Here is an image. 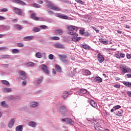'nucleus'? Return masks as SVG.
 Wrapping results in <instances>:
<instances>
[{
  "label": "nucleus",
  "mask_w": 131,
  "mask_h": 131,
  "mask_svg": "<svg viewBox=\"0 0 131 131\" xmlns=\"http://www.w3.org/2000/svg\"><path fill=\"white\" fill-rule=\"evenodd\" d=\"M33 39H34V36H27L24 38L25 41H30V40H33Z\"/></svg>",
  "instance_id": "13"
},
{
  "label": "nucleus",
  "mask_w": 131,
  "mask_h": 131,
  "mask_svg": "<svg viewBox=\"0 0 131 131\" xmlns=\"http://www.w3.org/2000/svg\"><path fill=\"white\" fill-rule=\"evenodd\" d=\"M41 70L46 74H50V71L49 68L46 64H43L41 65Z\"/></svg>",
  "instance_id": "4"
},
{
  "label": "nucleus",
  "mask_w": 131,
  "mask_h": 131,
  "mask_svg": "<svg viewBox=\"0 0 131 131\" xmlns=\"http://www.w3.org/2000/svg\"><path fill=\"white\" fill-rule=\"evenodd\" d=\"M1 82L3 84H5V85H10V82L6 80H2Z\"/></svg>",
  "instance_id": "36"
},
{
  "label": "nucleus",
  "mask_w": 131,
  "mask_h": 131,
  "mask_svg": "<svg viewBox=\"0 0 131 131\" xmlns=\"http://www.w3.org/2000/svg\"><path fill=\"white\" fill-rule=\"evenodd\" d=\"M2 91L4 93H11L12 90L11 88H5L2 89Z\"/></svg>",
  "instance_id": "24"
},
{
  "label": "nucleus",
  "mask_w": 131,
  "mask_h": 131,
  "mask_svg": "<svg viewBox=\"0 0 131 131\" xmlns=\"http://www.w3.org/2000/svg\"><path fill=\"white\" fill-rule=\"evenodd\" d=\"M12 2L18 5H20L21 6H26V3L20 0H12Z\"/></svg>",
  "instance_id": "9"
},
{
  "label": "nucleus",
  "mask_w": 131,
  "mask_h": 131,
  "mask_svg": "<svg viewBox=\"0 0 131 131\" xmlns=\"http://www.w3.org/2000/svg\"><path fill=\"white\" fill-rule=\"evenodd\" d=\"M83 35L84 36H90L91 35V34L90 33H89V32L86 31V32H84Z\"/></svg>",
  "instance_id": "45"
},
{
  "label": "nucleus",
  "mask_w": 131,
  "mask_h": 131,
  "mask_svg": "<svg viewBox=\"0 0 131 131\" xmlns=\"http://www.w3.org/2000/svg\"><path fill=\"white\" fill-rule=\"evenodd\" d=\"M17 46L20 48H23V47H24V44L22 43L21 42H19L17 43Z\"/></svg>",
  "instance_id": "51"
},
{
  "label": "nucleus",
  "mask_w": 131,
  "mask_h": 131,
  "mask_svg": "<svg viewBox=\"0 0 131 131\" xmlns=\"http://www.w3.org/2000/svg\"><path fill=\"white\" fill-rule=\"evenodd\" d=\"M114 88H116L117 89H119L120 88V85L118 84H115L114 85Z\"/></svg>",
  "instance_id": "56"
},
{
  "label": "nucleus",
  "mask_w": 131,
  "mask_h": 131,
  "mask_svg": "<svg viewBox=\"0 0 131 131\" xmlns=\"http://www.w3.org/2000/svg\"><path fill=\"white\" fill-rule=\"evenodd\" d=\"M61 122L62 123L66 122V119H62Z\"/></svg>",
  "instance_id": "64"
},
{
  "label": "nucleus",
  "mask_w": 131,
  "mask_h": 131,
  "mask_svg": "<svg viewBox=\"0 0 131 131\" xmlns=\"http://www.w3.org/2000/svg\"><path fill=\"white\" fill-rule=\"evenodd\" d=\"M27 67H33L34 66V63L32 62H29L25 64Z\"/></svg>",
  "instance_id": "29"
},
{
  "label": "nucleus",
  "mask_w": 131,
  "mask_h": 131,
  "mask_svg": "<svg viewBox=\"0 0 131 131\" xmlns=\"http://www.w3.org/2000/svg\"><path fill=\"white\" fill-rule=\"evenodd\" d=\"M18 53H20L19 49H15L12 50V54H18Z\"/></svg>",
  "instance_id": "38"
},
{
  "label": "nucleus",
  "mask_w": 131,
  "mask_h": 131,
  "mask_svg": "<svg viewBox=\"0 0 131 131\" xmlns=\"http://www.w3.org/2000/svg\"><path fill=\"white\" fill-rule=\"evenodd\" d=\"M127 94L128 95V96H129V97H131V92H127Z\"/></svg>",
  "instance_id": "62"
},
{
  "label": "nucleus",
  "mask_w": 131,
  "mask_h": 131,
  "mask_svg": "<svg viewBox=\"0 0 131 131\" xmlns=\"http://www.w3.org/2000/svg\"><path fill=\"white\" fill-rule=\"evenodd\" d=\"M45 3L47 4L46 5V7H48V8H49V9H51V10H53V11H56V12H59V11H61L60 8H59V7L57 6H55L53 3L48 0L45 1Z\"/></svg>",
  "instance_id": "2"
},
{
  "label": "nucleus",
  "mask_w": 131,
  "mask_h": 131,
  "mask_svg": "<svg viewBox=\"0 0 131 131\" xmlns=\"http://www.w3.org/2000/svg\"><path fill=\"white\" fill-rule=\"evenodd\" d=\"M54 47L56 49H64L65 48V46L60 43H56L54 44Z\"/></svg>",
  "instance_id": "15"
},
{
  "label": "nucleus",
  "mask_w": 131,
  "mask_h": 131,
  "mask_svg": "<svg viewBox=\"0 0 131 131\" xmlns=\"http://www.w3.org/2000/svg\"><path fill=\"white\" fill-rule=\"evenodd\" d=\"M51 40H59L60 37L59 36H52L50 37Z\"/></svg>",
  "instance_id": "35"
},
{
  "label": "nucleus",
  "mask_w": 131,
  "mask_h": 131,
  "mask_svg": "<svg viewBox=\"0 0 131 131\" xmlns=\"http://www.w3.org/2000/svg\"><path fill=\"white\" fill-rule=\"evenodd\" d=\"M66 94H67V98L68 97V96H69V95H71L72 94V93L71 92H66Z\"/></svg>",
  "instance_id": "60"
},
{
  "label": "nucleus",
  "mask_w": 131,
  "mask_h": 131,
  "mask_svg": "<svg viewBox=\"0 0 131 131\" xmlns=\"http://www.w3.org/2000/svg\"><path fill=\"white\" fill-rule=\"evenodd\" d=\"M93 29H94V30L96 31V32H97V33H99V30H98V29H97V28L95 27H92Z\"/></svg>",
  "instance_id": "53"
},
{
  "label": "nucleus",
  "mask_w": 131,
  "mask_h": 131,
  "mask_svg": "<svg viewBox=\"0 0 131 131\" xmlns=\"http://www.w3.org/2000/svg\"><path fill=\"white\" fill-rule=\"evenodd\" d=\"M54 16H55V17H58V18H60V19H64V20H66V15L64 14H61V13H54Z\"/></svg>",
  "instance_id": "11"
},
{
  "label": "nucleus",
  "mask_w": 131,
  "mask_h": 131,
  "mask_svg": "<svg viewBox=\"0 0 131 131\" xmlns=\"http://www.w3.org/2000/svg\"><path fill=\"white\" fill-rule=\"evenodd\" d=\"M40 27L42 28V29H49V27L46 25L40 26Z\"/></svg>",
  "instance_id": "48"
},
{
  "label": "nucleus",
  "mask_w": 131,
  "mask_h": 131,
  "mask_svg": "<svg viewBox=\"0 0 131 131\" xmlns=\"http://www.w3.org/2000/svg\"><path fill=\"white\" fill-rule=\"evenodd\" d=\"M122 110H120L118 113L116 114L117 116H122Z\"/></svg>",
  "instance_id": "41"
},
{
  "label": "nucleus",
  "mask_w": 131,
  "mask_h": 131,
  "mask_svg": "<svg viewBox=\"0 0 131 131\" xmlns=\"http://www.w3.org/2000/svg\"><path fill=\"white\" fill-rule=\"evenodd\" d=\"M75 2H76L77 3H78L79 4H81V5H84V2H83L81 0H75Z\"/></svg>",
  "instance_id": "47"
},
{
  "label": "nucleus",
  "mask_w": 131,
  "mask_h": 131,
  "mask_svg": "<svg viewBox=\"0 0 131 131\" xmlns=\"http://www.w3.org/2000/svg\"><path fill=\"white\" fill-rule=\"evenodd\" d=\"M42 77H40V78H37L36 83L37 85H39L41 82H42Z\"/></svg>",
  "instance_id": "23"
},
{
  "label": "nucleus",
  "mask_w": 131,
  "mask_h": 131,
  "mask_svg": "<svg viewBox=\"0 0 131 131\" xmlns=\"http://www.w3.org/2000/svg\"><path fill=\"white\" fill-rule=\"evenodd\" d=\"M55 69L57 72H61V67L58 64L55 65Z\"/></svg>",
  "instance_id": "34"
},
{
  "label": "nucleus",
  "mask_w": 131,
  "mask_h": 131,
  "mask_svg": "<svg viewBox=\"0 0 131 131\" xmlns=\"http://www.w3.org/2000/svg\"><path fill=\"white\" fill-rule=\"evenodd\" d=\"M8 9L7 8H3V9H0V13H5L6 12H8Z\"/></svg>",
  "instance_id": "42"
},
{
  "label": "nucleus",
  "mask_w": 131,
  "mask_h": 131,
  "mask_svg": "<svg viewBox=\"0 0 131 131\" xmlns=\"http://www.w3.org/2000/svg\"><path fill=\"white\" fill-rule=\"evenodd\" d=\"M1 59H4V58H10V55H2L1 56Z\"/></svg>",
  "instance_id": "46"
},
{
  "label": "nucleus",
  "mask_w": 131,
  "mask_h": 131,
  "mask_svg": "<svg viewBox=\"0 0 131 131\" xmlns=\"http://www.w3.org/2000/svg\"><path fill=\"white\" fill-rule=\"evenodd\" d=\"M81 47L83 49H85L86 50H91L92 49L91 47L87 44H82Z\"/></svg>",
  "instance_id": "26"
},
{
  "label": "nucleus",
  "mask_w": 131,
  "mask_h": 131,
  "mask_svg": "<svg viewBox=\"0 0 131 131\" xmlns=\"http://www.w3.org/2000/svg\"><path fill=\"white\" fill-rule=\"evenodd\" d=\"M122 72L121 74L123 75L125 74V73H128V72H131V69L125 66H122L121 68Z\"/></svg>",
  "instance_id": "3"
},
{
  "label": "nucleus",
  "mask_w": 131,
  "mask_h": 131,
  "mask_svg": "<svg viewBox=\"0 0 131 131\" xmlns=\"http://www.w3.org/2000/svg\"><path fill=\"white\" fill-rule=\"evenodd\" d=\"M19 78L20 79H22V80L26 79V74L25 73V72L23 71H20L19 72Z\"/></svg>",
  "instance_id": "8"
},
{
  "label": "nucleus",
  "mask_w": 131,
  "mask_h": 131,
  "mask_svg": "<svg viewBox=\"0 0 131 131\" xmlns=\"http://www.w3.org/2000/svg\"><path fill=\"white\" fill-rule=\"evenodd\" d=\"M28 125L30 127L34 128V127H36V122L34 121H30L28 122Z\"/></svg>",
  "instance_id": "14"
},
{
  "label": "nucleus",
  "mask_w": 131,
  "mask_h": 131,
  "mask_svg": "<svg viewBox=\"0 0 131 131\" xmlns=\"http://www.w3.org/2000/svg\"><path fill=\"white\" fill-rule=\"evenodd\" d=\"M58 57H59L60 60L61 61V62H63V63H65V62H66V55L59 54Z\"/></svg>",
  "instance_id": "12"
},
{
  "label": "nucleus",
  "mask_w": 131,
  "mask_h": 131,
  "mask_svg": "<svg viewBox=\"0 0 131 131\" xmlns=\"http://www.w3.org/2000/svg\"><path fill=\"white\" fill-rule=\"evenodd\" d=\"M33 31L34 32H38L40 31V29L37 27H34Z\"/></svg>",
  "instance_id": "39"
},
{
  "label": "nucleus",
  "mask_w": 131,
  "mask_h": 131,
  "mask_svg": "<svg viewBox=\"0 0 131 131\" xmlns=\"http://www.w3.org/2000/svg\"><path fill=\"white\" fill-rule=\"evenodd\" d=\"M14 123H15V119H11L8 124V127H10V128H12V127L14 126Z\"/></svg>",
  "instance_id": "19"
},
{
  "label": "nucleus",
  "mask_w": 131,
  "mask_h": 131,
  "mask_svg": "<svg viewBox=\"0 0 131 131\" xmlns=\"http://www.w3.org/2000/svg\"><path fill=\"white\" fill-rule=\"evenodd\" d=\"M97 57L98 58V61L99 63H103L104 62V57L102 56L100 53L98 54Z\"/></svg>",
  "instance_id": "17"
},
{
  "label": "nucleus",
  "mask_w": 131,
  "mask_h": 131,
  "mask_svg": "<svg viewBox=\"0 0 131 131\" xmlns=\"http://www.w3.org/2000/svg\"><path fill=\"white\" fill-rule=\"evenodd\" d=\"M116 57L118 58V59H120V53H118V54H116Z\"/></svg>",
  "instance_id": "57"
},
{
  "label": "nucleus",
  "mask_w": 131,
  "mask_h": 131,
  "mask_svg": "<svg viewBox=\"0 0 131 131\" xmlns=\"http://www.w3.org/2000/svg\"><path fill=\"white\" fill-rule=\"evenodd\" d=\"M125 77L127 78H130V77H131V74L125 75Z\"/></svg>",
  "instance_id": "55"
},
{
  "label": "nucleus",
  "mask_w": 131,
  "mask_h": 131,
  "mask_svg": "<svg viewBox=\"0 0 131 131\" xmlns=\"http://www.w3.org/2000/svg\"><path fill=\"white\" fill-rule=\"evenodd\" d=\"M120 108H121V106L119 105L114 106V109H115V110H117V109H120Z\"/></svg>",
  "instance_id": "50"
},
{
  "label": "nucleus",
  "mask_w": 131,
  "mask_h": 131,
  "mask_svg": "<svg viewBox=\"0 0 131 131\" xmlns=\"http://www.w3.org/2000/svg\"><path fill=\"white\" fill-rule=\"evenodd\" d=\"M8 99L12 101H19L21 98L19 96H13L11 95L8 96Z\"/></svg>",
  "instance_id": "6"
},
{
  "label": "nucleus",
  "mask_w": 131,
  "mask_h": 131,
  "mask_svg": "<svg viewBox=\"0 0 131 131\" xmlns=\"http://www.w3.org/2000/svg\"><path fill=\"white\" fill-rule=\"evenodd\" d=\"M120 58H124V57H125V54L123 53H120Z\"/></svg>",
  "instance_id": "52"
},
{
  "label": "nucleus",
  "mask_w": 131,
  "mask_h": 131,
  "mask_svg": "<svg viewBox=\"0 0 131 131\" xmlns=\"http://www.w3.org/2000/svg\"><path fill=\"white\" fill-rule=\"evenodd\" d=\"M12 22H13V23H17L18 22V19H13V20H12Z\"/></svg>",
  "instance_id": "59"
},
{
  "label": "nucleus",
  "mask_w": 131,
  "mask_h": 131,
  "mask_svg": "<svg viewBox=\"0 0 131 131\" xmlns=\"http://www.w3.org/2000/svg\"><path fill=\"white\" fill-rule=\"evenodd\" d=\"M48 14L49 15H54V11H53L52 10H49V11H48Z\"/></svg>",
  "instance_id": "54"
},
{
  "label": "nucleus",
  "mask_w": 131,
  "mask_h": 131,
  "mask_svg": "<svg viewBox=\"0 0 131 131\" xmlns=\"http://www.w3.org/2000/svg\"><path fill=\"white\" fill-rule=\"evenodd\" d=\"M36 58H38V59H40V58H42V53L41 52H37L35 55Z\"/></svg>",
  "instance_id": "30"
},
{
  "label": "nucleus",
  "mask_w": 131,
  "mask_h": 131,
  "mask_svg": "<svg viewBox=\"0 0 131 131\" xmlns=\"http://www.w3.org/2000/svg\"><path fill=\"white\" fill-rule=\"evenodd\" d=\"M44 60H47V56H46V53H44V56H43Z\"/></svg>",
  "instance_id": "63"
},
{
  "label": "nucleus",
  "mask_w": 131,
  "mask_h": 131,
  "mask_svg": "<svg viewBox=\"0 0 131 131\" xmlns=\"http://www.w3.org/2000/svg\"><path fill=\"white\" fill-rule=\"evenodd\" d=\"M126 57L127 59H131V54H127Z\"/></svg>",
  "instance_id": "58"
},
{
  "label": "nucleus",
  "mask_w": 131,
  "mask_h": 131,
  "mask_svg": "<svg viewBox=\"0 0 131 131\" xmlns=\"http://www.w3.org/2000/svg\"><path fill=\"white\" fill-rule=\"evenodd\" d=\"M94 82H97V83H99L100 82H102L103 81V79H101L100 77H96L94 79Z\"/></svg>",
  "instance_id": "20"
},
{
  "label": "nucleus",
  "mask_w": 131,
  "mask_h": 131,
  "mask_svg": "<svg viewBox=\"0 0 131 131\" xmlns=\"http://www.w3.org/2000/svg\"><path fill=\"white\" fill-rule=\"evenodd\" d=\"M31 19H33V20H35V21H38V20H40V17H36L35 13H32L31 15Z\"/></svg>",
  "instance_id": "18"
},
{
  "label": "nucleus",
  "mask_w": 131,
  "mask_h": 131,
  "mask_svg": "<svg viewBox=\"0 0 131 131\" xmlns=\"http://www.w3.org/2000/svg\"><path fill=\"white\" fill-rule=\"evenodd\" d=\"M54 33L56 35H62L63 34V30L61 29L57 28L54 30Z\"/></svg>",
  "instance_id": "10"
},
{
  "label": "nucleus",
  "mask_w": 131,
  "mask_h": 131,
  "mask_svg": "<svg viewBox=\"0 0 131 131\" xmlns=\"http://www.w3.org/2000/svg\"><path fill=\"white\" fill-rule=\"evenodd\" d=\"M123 84L128 88H131V82H123Z\"/></svg>",
  "instance_id": "37"
},
{
  "label": "nucleus",
  "mask_w": 131,
  "mask_h": 131,
  "mask_svg": "<svg viewBox=\"0 0 131 131\" xmlns=\"http://www.w3.org/2000/svg\"><path fill=\"white\" fill-rule=\"evenodd\" d=\"M66 106L65 105H61L60 107V113L62 116L66 115Z\"/></svg>",
  "instance_id": "5"
},
{
  "label": "nucleus",
  "mask_w": 131,
  "mask_h": 131,
  "mask_svg": "<svg viewBox=\"0 0 131 131\" xmlns=\"http://www.w3.org/2000/svg\"><path fill=\"white\" fill-rule=\"evenodd\" d=\"M15 131H23V125H19L17 126L15 128Z\"/></svg>",
  "instance_id": "25"
},
{
  "label": "nucleus",
  "mask_w": 131,
  "mask_h": 131,
  "mask_svg": "<svg viewBox=\"0 0 131 131\" xmlns=\"http://www.w3.org/2000/svg\"><path fill=\"white\" fill-rule=\"evenodd\" d=\"M86 93H88V91L86 90H85V89H81V90H80L79 95L80 96H81L82 95L85 94Z\"/></svg>",
  "instance_id": "28"
},
{
  "label": "nucleus",
  "mask_w": 131,
  "mask_h": 131,
  "mask_svg": "<svg viewBox=\"0 0 131 131\" xmlns=\"http://www.w3.org/2000/svg\"><path fill=\"white\" fill-rule=\"evenodd\" d=\"M33 7H34V8H41V6L36 3L33 4Z\"/></svg>",
  "instance_id": "40"
},
{
  "label": "nucleus",
  "mask_w": 131,
  "mask_h": 131,
  "mask_svg": "<svg viewBox=\"0 0 131 131\" xmlns=\"http://www.w3.org/2000/svg\"><path fill=\"white\" fill-rule=\"evenodd\" d=\"M1 27L3 28L5 30H9V29H11L10 26L1 25Z\"/></svg>",
  "instance_id": "31"
},
{
  "label": "nucleus",
  "mask_w": 131,
  "mask_h": 131,
  "mask_svg": "<svg viewBox=\"0 0 131 131\" xmlns=\"http://www.w3.org/2000/svg\"><path fill=\"white\" fill-rule=\"evenodd\" d=\"M66 123L67 124H71V125H73V124H74V122L72 121V119L67 118L66 119Z\"/></svg>",
  "instance_id": "21"
},
{
  "label": "nucleus",
  "mask_w": 131,
  "mask_h": 131,
  "mask_svg": "<svg viewBox=\"0 0 131 131\" xmlns=\"http://www.w3.org/2000/svg\"><path fill=\"white\" fill-rule=\"evenodd\" d=\"M14 28L15 29H17V30H21V29H22V26L20 25H14Z\"/></svg>",
  "instance_id": "33"
},
{
  "label": "nucleus",
  "mask_w": 131,
  "mask_h": 131,
  "mask_svg": "<svg viewBox=\"0 0 131 131\" xmlns=\"http://www.w3.org/2000/svg\"><path fill=\"white\" fill-rule=\"evenodd\" d=\"M48 58L49 59V60H53V59H54V55L53 54L49 55Z\"/></svg>",
  "instance_id": "49"
},
{
  "label": "nucleus",
  "mask_w": 131,
  "mask_h": 131,
  "mask_svg": "<svg viewBox=\"0 0 131 131\" xmlns=\"http://www.w3.org/2000/svg\"><path fill=\"white\" fill-rule=\"evenodd\" d=\"M31 106L33 108H35V107H37V106H38V103L36 102H33L31 103Z\"/></svg>",
  "instance_id": "32"
},
{
  "label": "nucleus",
  "mask_w": 131,
  "mask_h": 131,
  "mask_svg": "<svg viewBox=\"0 0 131 131\" xmlns=\"http://www.w3.org/2000/svg\"><path fill=\"white\" fill-rule=\"evenodd\" d=\"M85 30L84 29H81L79 30V33L81 34V35H83V34L84 33Z\"/></svg>",
  "instance_id": "44"
},
{
  "label": "nucleus",
  "mask_w": 131,
  "mask_h": 131,
  "mask_svg": "<svg viewBox=\"0 0 131 131\" xmlns=\"http://www.w3.org/2000/svg\"><path fill=\"white\" fill-rule=\"evenodd\" d=\"M68 29L69 30L68 33L72 36L71 39L73 40V41L76 42L81 39L80 37H77L78 36V34H77L76 32H77V30H78V27L70 26V27H68Z\"/></svg>",
  "instance_id": "1"
},
{
  "label": "nucleus",
  "mask_w": 131,
  "mask_h": 131,
  "mask_svg": "<svg viewBox=\"0 0 131 131\" xmlns=\"http://www.w3.org/2000/svg\"><path fill=\"white\" fill-rule=\"evenodd\" d=\"M0 105L3 108H8V107H9L8 104L7 103H6V101H2L0 103Z\"/></svg>",
  "instance_id": "27"
},
{
  "label": "nucleus",
  "mask_w": 131,
  "mask_h": 131,
  "mask_svg": "<svg viewBox=\"0 0 131 131\" xmlns=\"http://www.w3.org/2000/svg\"><path fill=\"white\" fill-rule=\"evenodd\" d=\"M27 84V82H26V81H23L22 82V84H23V85H26Z\"/></svg>",
  "instance_id": "61"
},
{
  "label": "nucleus",
  "mask_w": 131,
  "mask_h": 131,
  "mask_svg": "<svg viewBox=\"0 0 131 131\" xmlns=\"http://www.w3.org/2000/svg\"><path fill=\"white\" fill-rule=\"evenodd\" d=\"M12 10L17 15H22V11H21V9L16 7H13Z\"/></svg>",
  "instance_id": "7"
},
{
  "label": "nucleus",
  "mask_w": 131,
  "mask_h": 131,
  "mask_svg": "<svg viewBox=\"0 0 131 131\" xmlns=\"http://www.w3.org/2000/svg\"><path fill=\"white\" fill-rule=\"evenodd\" d=\"M61 97L62 98V99H63V100H66V91L63 92Z\"/></svg>",
  "instance_id": "43"
},
{
  "label": "nucleus",
  "mask_w": 131,
  "mask_h": 131,
  "mask_svg": "<svg viewBox=\"0 0 131 131\" xmlns=\"http://www.w3.org/2000/svg\"><path fill=\"white\" fill-rule=\"evenodd\" d=\"M89 102H90V105H91L92 107H94V108H96V107L97 106V105L96 102H95V101H94L93 100L90 99L89 100Z\"/></svg>",
  "instance_id": "22"
},
{
  "label": "nucleus",
  "mask_w": 131,
  "mask_h": 131,
  "mask_svg": "<svg viewBox=\"0 0 131 131\" xmlns=\"http://www.w3.org/2000/svg\"><path fill=\"white\" fill-rule=\"evenodd\" d=\"M82 72L83 75L88 76V75H91V74H92V73L89 70H82Z\"/></svg>",
  "instance_id": "16"
}]
</instances>
